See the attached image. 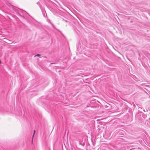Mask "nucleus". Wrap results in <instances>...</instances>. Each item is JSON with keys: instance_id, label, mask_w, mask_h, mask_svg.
Returning <instances> with one entry per match:
<instances>
[{"instance_id": "2", "label": "nucleus", "mask_w": 150, "mask_h": 150, "mask_svg": "<svg viewBox=\"0 0 150 150\" xmlns=\"http://www.w3.org/2000/svg\"><path fill=\"white\" fill-rule=\"evenodd\" d=\"M35 130H34L33 134V137L34 136V134L35 133Z\"/></svg>"}, {"instance_id": "1", "label": "nucleus", "mask_w": 150, "mask_h": 150, "mask_svg": "<svg viewBox=\"0 0 150 150\" xmlns=\"http://www.w3.org/2000/svg\"><path fill=\"white\" fill-rule=\"evenodd\" d=\"M36 56H38L39 57H40V55L39 54H38L37 55H35V57Z\"/></svg>"}]
</instances>
